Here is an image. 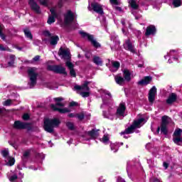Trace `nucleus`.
<instances>
[{"mask_svg": "<svg viewBox=\"0 0 182 182\" xmlns=\"http://www.w3.org/2000/svg\"><path fill=\"white\" fill-rule=\"evenodd\" d=\"M60 124V119L58 118H46L44 119V130L48 132V133H53V128L59 127Z\"/></svg>", "mask_w": 182, "mask_h": 182, "instance_id": "f257e3e1", "label": "nucleus"}, {"mask_svg": "<svg viewBox=\"0 0 182 182\" xmlns=\"http://www.w3.org/2000/svg\"><path fill=\"white\" fill-rule=\"evenodd\" d=\"M55 102H57L55 105H51V108L54 112H59V113H69L70 110L68 108H60L63 107L65 106V104L62 102H62L63 100V98L62 97H56L54 98Z\"/></svg>", "mask_w": 182, "mask_h": 182, "instance_id": "f03ea898", "label": "nucleus"}, {"mask_svg": "<svg viewBox=\"0 0 182 182\" xmlns=\"http://www.w3.org/2000/svg\"><path fill=\"white\" fill-rule=\"evenodd\" d=\"M89 82H85L82 86L75 85L74 88L75 90H80L77 92L82 97H89L90 96V89L88 87Z\"/></svg>", "mask_w": 182, "mask_h": 182, "instance_id": "7ed1b4c3", "label": "nucleus"}, {"mask_svg": "<svg viewBox=\"0 0 182 182\" xmlns=\"http://www.w3.org/2000/svg\"><path fill=\"white\" fill-rule=\"evenodd\" d=\"M80 34L81 35L82 38H84V39H87L89 42H90L91 45L94 46V48H100V43L95 39V37L93 35H90L86 32L84 31H80Z\"/></svg>", "mask_w": 182, "mask_h": 182, "instance_id": "20e7f679", "label": "nucleus"}, {"mask_svg": "<svg viewBox=\"0 0 182 182\" xmlns=\"http://www.w3.org/2000/svg\"><path fill=\"white\" fill-rule=\"evenodd\" d=\"M50 12L51 13L52 16L48 17L47 23L48 25H52V23H55L56 21V18H59V15L60 13L58 11V8L54 7L50 9Z\"/></svg>", "mask_w": 182, "mask_h": 182, "instance_id": "39448f33", "label": "nucleus"}, {"mask_svg": "<svg viewBox=\"0 0 182 182\" xmlns=\"http://www.w3.org/2000/svg\"><path fill=\"white\" fill-rule=\"evenodd\" d=\"M28 76L30 78V89H32L35 85H36V79H38V73L35 71V69H31L28 71Z\"/></svg>", "mask_w": 182, "mask_h": 182, "instance_id": "423d86ee", "label": "nucleus"}, {"mask_svg": "<svg viewBox=\"0 0 182 182\" xmlns=\"http://www.w3.org/2000/svg\"><path fill=\"white\" fill-rule=\"evenodd\" d=\"M89 11H94L99 15H103L105 13L103 12V6L99 4L98 3L93 2L88 6Z\"/></svg>", "mask_w": 182, "mask_h": 182, "instance_id": "0eeeda50", "label": "nucleus"}, {"mask_svg": "<svg viewBox=\"0 0 182 182\" xmlns=\"http://www.w3.org/2000/svg\"><path fill=\"white\" fill-rule=\"evenodd\" d=\"M58 55L61 59H64V60H69V59L72 58L70 50L68 48H60L58 50Z\"/></svg>", "mask_w": 182, "mask_h": 182, "instance_id": "6e6552de", "label": "nucleus"}, {"mask_svg": "<svg viewBox=\"0 0 182 182\" xmlns=\"http://www.w3.org/2000/svg\"><path fill=\"white\" fill-rule=\"evenodd\" d=\"M117 117H124L126 116V103L121 102L117 108Z\"/></svg>", "mask_w": 182, "mask_h": 182, "instance_id": "1a4fd4ad", "label": "nucleus"}, {"mask_svg": "<svg viewBox=\"0 0 182 182\" xmlns=\"http://www.w3.org/2000/svg\"><path fill=\"white\" fill-rule=\"evenodd\" d=\"M182 129H177L175 130L173 133L174 137L173 138V143L180 146V144L182 143V137H181Z\"/></svg>", "mask_w": 182, "mask_h": 182, "instance_id": "9d476101", "label": "nucleus"}, {"mask_svg": "<svg viewBox=\"0 0 182 182\" xmlns=\"http://www.w3.org/2000/svg\"><path fill=\"white\" fill-rule=\"evenodd\" d=\"M168 123H170V117L166 115L162 117L161 131L164 134H167V124H168Z\"/></svg>", "mask_w": 182, "mask_h": 182, "instance_id": "9b49d317", "label": "nucleus"}, {"mask_svg": "<svg viewBox=\"0 0 182 182\" xmlns=\"http://www.w3.org/2000/svg\"><path fill=\"white\" fill-rule=\"evenodd\" d=\"M76 18V15L75 13L71 11H68L67 14L65 15L64 21L66 25H69V23H72L75 18Z\"/></svg>", "mask_w": 182, "mask_h": 182, "instance_id": "f8f14e48", "label": "nucleus"}, {"mask_svg": "<svg viewBox=\"0 0 182 182\" xmlns=\"http://www.w3.org/2000/svg\"><path fill=\"white\" fill-rule=\"evenodd\" d=\"M102 114L105 119L114 120V117H116V111L113 108H109L107 112H103Z\"/></svg>", "mask_w": 182, "mask_h": 182, "instance_id": "ddd939ff", "label": "nucleus"}, {"mask_svg": "<svg viewBox=\"0 0 182 182\" xmlns=\"http://www.w3.org/2000/svg\"><path fill=\"white\" fill-rule=\"evenodd\" d=\"M103 105H107V106H110L113 105V99L112 98V94L107 91L105 92V97L102 99Z\"/></svg>", "mask_w": 182, "mask_h": 182, "instance_id": "4468645a", "label": "nucleus"}, {"mask_svg": "<svg viewBox=\"0 0 182 182\" xmlns=\"http://www.w3.org/2000/svg\"><path fill=\"white\" fill-rule=\"evenodd\" d=\"M29 124L28 123H24L21 121H16L14 124V128L17 129L18 130H22L23 129H27Z\"/></svg>", "mask_w": 182, "mask_h": 182, "instance_id": "2eb2a0df", "label": "nucleus"}, {"mask_svg": "<svg viewBox=\"0 0 182 182\" xmlns=\"http://www.w3.org/2000/svg\"><path fill=\"white\" fill-rule=\"evenodd\" d=\"M32 11H34L36 14H41V7L38 4H36V1L35 0H29L28 2Z\"/></svg>", "mask_w": 182, "mask_h": 182, "instance_id": "dca6fc26", "label": "nucleus"}, {"mask_svg": "<svg viewBox=\"0 0 182 182\" xmlns=\"http://www.w3.org/2000/svg\"><path fill=\"white\" fill-rule=\"evenodd\" d=\"M153 80V77L151 76H146L144 79L139 80L137 83L140 86H147V85H150L151 81Z\"/></svg>", "mask_w": 182, "mask_h": 182, "instance_id": "f3484780", "label": "nucleus"}, {"mask_svg": "<svg viewBox=\"0 0 182 182\" xmlns=\"http://www.w3.org/2000/svg\"><path fill=\"white\" fill-rule=\"evenodd\" d=\"M156 93H157V88L154 86L151 88L149 93V100L150 103H153L156 100Z\"/></svg>", "mask_w": 182, "mask_h": 182, "instance_id": "a211bd4d", "label": "nucleus"}, {"mask_svg": "<svg viewBox=\"0 0 182 182\" xmlns=\"http://www.w3.org/2000/svg\"><path fill=\"white\" fill-rule=\"evenodd\" d=\"M124 48L127 50H129L132 53H136V49H134V46L130 42V40H127L124 44Z\"/></svg>", "mask_w": 182, "mask_h": 182, "instance_id": "6ab92c4d", "label": "nucleus"}, {"mask_svg": "<svg viewBox=\"0 0 182 182\" xmlns=\"http://www.w3.org/2000/svg\"><path fill=\"white\" fill-rule=\"evenodd\" d=\"M156 33V26L154 25H150L146 28V31L145 33L146 36H150V35H154Z\"/></svg>", "mask_w": 182, "mask_h": 182, "instance_id": "aec40b11", "label": "nucleus"}, {"mask_svg": "<svg viewBox=\"0 0 182 182\" xmlns=\"http://www.w3.org/2000/svg\"><path fill=\"white\" fill-rule=\"evenodd\" d=\"M121 23L122 24V32L124 36H129V31L127 28H126V25L127 23V21L126 19L122 18L121 21Z\"/></svg>", "mask_w": 182, "mask_h": 182, "instance_id": "412c9836", "label": "nucleus"}, {"mask_svg": "<svg viewBox=\"0 0 182 182\" xmlns=\"http://www.w3.org/2000/svg\"><path fill=\"white\" fill-rule=\"evenodd\" d=\"M91 139H97L99 137V129H93L87 132Z\"/></svg>", "mask_w": 182, "mask_h": 182, "instance_id": "4be33fe9", "label": "nucleus"}, {"mask_svg": "<svg viewBox=\"0 0 182 182\" xmlns=\"http://www.w3.org/2000/svg\"><path fill=\"white\" fill-rule=\"evenodd\" d=\"M176 100H177V95L175 93H171L166 100V103L167 105H173Z\"/></svg>", "mask_w": 182, "mask_h": 182, "instance_id": "5701e85b", "label": "nucleus"}, {"mask_svg": "<svg viewBox=\"0 0 182 182\" xmlns=\"http://www.w3.org/2000/svg\"><path fill=\"white\" fill-rule=\"evenodd\" d=\"M144 122V118H140L137 120L134 121L132 125L135 129H140L143 126V122Z\"/></svg>", "mask_w": 182, "mask_h": 182, "instance_id": "b1692460", "label": "nucleus"}, {"mask_svg": "<svg viewBox=\"0 0 182 182\" xmlns=\"http://www.w3.org/2000/svg\"><path fill=\"white\" fill-rule=\"evenodd\" d=\"M114 80L117 85H119V86H123L126 80H124V78L119 75H117L114 76Z\"/></svg>", "mask_w": 182, "mask_h": 182, "instance_id": "393cba45", "label": "nucleus"}, {"mask_svg": "<svg viewBox=\"0 0 182 182\" xmlns=\"http://www.w3.org/2000/svg\"><path fill=\"white\" fill-rule=\"evenodd\" d=\"M134 130H136V128L133 126V124H132L124 132H121V136H123V134H132V133H134Z\"/></svg>", "mask_w": 182, "mask_h": 182, "instance_id": "a878e982", "label": "nucleus"}, {"mask_svg": "<svg viewBox=\"0 0 182 182\" xmlns=\"http://www.w3.org/2000/svg\"><path fill=\"white\" fill-rule=\"evenodd\" d=\"M124 79L127 80V82H130L132 80V73L129 70H124Z\"/></svg>", "mask_w": 182, "mask_h": 182, "instance_id": "bb28decb", "label": "nucleus"}, {"mask_svg": "<svg viewBox=\"0 0 182 182\" xmlns=\"http://www.w3.org/2000/svg\"><path fill=\"white\" fill-rule=\"evenodd\" d=\"M128 3L134 10L139 9V3L137 2V0H129Z\"/></svg>", "mask_w": 182, "mask_h": 182, "instance_id": "cd10ccee", "label": "nucleus"}, {"mask_svg": "<svg viewBox=\"0 0 182 182\" xmlns=\"http://www.w3.org/2000/svg\"><path fill=\"white\" fill-rule=\"evenodd\" d=\"M58 42H59V36H51L50 37V45L55 46L58 45Z\"/></svg>", "mask_w": 182, "mask_h": 182, "instance_id": "c85d7f7f", "label": "nucleus"}, {"mask_svg": "<svg viewBox=\"0 0 182 182\" xmlns=\"http://www.w3.org/2000/svg\"><path fill=\"white\" fill-rule=\"evenodd\" d=\"M92 62L97 65L98 66H102L103 65V61H102V58L99 56H94L92 59Z\"/></svg>", "mask_w": 182, "mask_h": 182, "instance_id": "c756f323", "label": "nucleus"}, {"mask_svg": "<svg viewBox=\"0 0 182 182\" xmlns=\"http://www.w3.org/2000/svg\"><path fill=\"white\" fill-rule=\"evenodd\" d=\"M53 73H60V75H68L65 69H50Z\"/></svg>", "mask_w": 182, "mask_h": 182, "instance_id": "7c9ffc66", "label": "nucleus"}, {"mask_svg": "<svg viewBox=\"0 0 182 182\" xmlns=\"http://www.w3.org/2000/svg\"><path fill=\"white\" fill-rule=\"evenodd\" d=\"M118 39H119V37L117 36V35H116L115 33H112L111 41H113L114 42H115L117 45H120V41H119Z\"/></svg>", "mask_w": 182, "mask_h": 182, "instance_id": "2f4dec72", "label": "nucleus"}, {"mask_svg": "<svg viewBox=\"0 0 182 182\" xmlns=\"http://www.w3.org/2000/svg\"><path fill=\"white\" fill-rule=\"evenodd\" d=\"M182 0H173L172 6L173 8H178V6H181Z\"/></svg>", "mask_w": 182, "mask_h": 182, "instance_id": "473e14b6", "label": "nucleus"}, {"mask_svg": "<svg viewBox=\"0 0 182 182\" xmlns=\"http://www.w3.org/2000/svg\"><path fill=\"white\" fill-rule=\"evenodd\" d=\"M23 32L25 33V36H26V38H28V39L32 40L33 39V36H32V33L31 32V30H29L28 28H26L23 30Z\"/></svg>", "mask_w": 182, "mask_h": 182, "instance_id": "72a5a7b5", "label": "nucleus"}, {"mask_svg": "<svg viewBox=\"0 0 182 182\" xmlns=\"http://www.w3.org/2000/svg\"><path fill=\"white\" fill-rule=\"evenodd\" d=\"M178 53V50H171L169 53H167L166 55L164 56L165 59H167V56L171 58V56H174V55H177Z\"/></svg>", "mask_w": 182, "mask_h": 182, "instance_id": "f704fd0d", "label": "nucleus"}, {"mask_svg": "<svg viewBox=\"0 0 182 182\" xmlns=\"http://www.w3.org/2000/svg\"><path fill=\"white\" fill-rule=\"evenodd\" d=\"M9 60L10 61H9L8 65L11 68L14 66V64L15 63V55H9Z\"/></svg>", "mask_w": 182, "mask_h": 182, "instance_id": "c9c22d12", "label": "nucleus"}, {"mask_svg": "<svg viewBox=\"0 0 182 182\" xmlns=\"http://www.w3.org/2000/svg\"><path fill=\"white\" fill-rule=\"evenodd\" d=\"M48 63H52V64L48 65V69H62L60 66L54 65L53 61H49Z\"/></svg>", "mask_w": 182, "mask_h": 182, "instance_id": "e433bc0d", "label": "nucleus"}, {"mask_svg": "<svg viewBox=\"0 0 182 182\" xmlns=\"http://www.w3.org/2000/svg\"><path fill=\"white\" fill-rule=\"evenodd\" d=\"M65 66H67L68 69H73V68H75V64L70 62V59H69V60H66Z\"/></svg>", "mask_w": 182, "mask_h": 182, "instance_id": "4c0bfd02", "label": "nucleus"}, {"mask_svg": "<svg viewBox=\"0 0 182 182\" xmlns=\"http://www.w3.org/2000/svg\"><path fill=\"white\" fill-rule=\"evenodd\" d=\"M111 65H112V68H114L115 69H119L120 68V63L119 61H111Z\"/></svg>", "mask_w": 182, "mask_h": 182, "instance_id": "58836bf2", "label": "nucleus"}, {"mask_svg": "<svg viewBox=\"0 0 182 182\" xmlns=\"http://www.w3.org/2000/svg\"><path fill=\"white\" fill-rule=\"evenodd\" d=\"M110 147L112 151H114V153H116L117 150H119V146H117L116 144H111Z\"/></svg>", "mask_w": 182, "mask_h": 182, "instance_id": "ea45409f", "label": "nucleus"}, {"mask_svg": "<svg viewBox=\"0 0 182 182\" xmlns=\"http://www.w3.org/2000/svg\"><path fill=\"white\" fill-rule=\"evenodd\" d=\"M66 127H68V129H69V130L75 129V124H73V122H68L66 123Z\"/></svg>", "mask_w": 182, "mask_h": 182, "instance_id": "a19ab883", "label": "nucleus"}, {"mask_svg": "<svg viewBox=\"0 0 182 182\" xmlns=\"http://www.w3.org/2000/svg\"><path fill=\"white\" fill-rule=\"evenodd\" d=\"M40 2L41 5L43 6H49V0H37Z\"/></svg>", "mask_w": 182, "mask_h": 182, "instance_id": "79ce46f5", "label": "nucleus"}, {"mask_svg": "<svg viewBox=\"0 0 182 182\" xmlns=\"http://www.w3.org/2000/svg\"><path fill=\"white\" fill-rule=\"evenodd\" d=\"M101 141L104 143L105 144H107L109 143V136L104 135L103 137L101 139Z\"/></svg>", "mask_w": 182, "mask_h": 182, "instance_id": "37998d69", "label": "nucleus"}, {"mask_svg": "<svg viewBox=\"0 0 182 182\" xmlns=\"http://www.w3.org/2000/svg\"><path fill=\"white\" fill-rule=\"evenodd\" d=\"M1 154L3 156L5 157V159H8L9 158V151H8V149H5V150H3L1 151Z\"/></svg>", "mask_w": 182, "mask_h": 182, "instance_id": "c03bdc74", "label": "nucleus"}, {"mask_svg": "<svg viewBox=\"0 0 182 182\" xmlns=\"http://www.w3.org/2000/svg\"><path fill=\"white\" fill-rule=\"evenodd\" d=\"M8 160L9 162L7 163V166H14V164H15V159L9 157Z\"/></svg>", "mask_w": 182, "mask_h": 182, "instance_id": "a18cd8bd", "label": "nucleus"}, {"mask_svg": "<svg viewBox=\"0 0 182 182\" xmlns=\"http://www.w3.org/2000/svg\"><path fill=\"white\" fill-rule=\"evenodd\" d=\"M43 34L44 36H46L47 38H50L52 36V33L48 30H46L43 32Z\"/></svg>", "mask_w": 182, "mask_h": 182, "instance_id": "49530a36", "label": "nucleus"}, {"mask_svg": "<svg viewBox=\"0 0 182 182\" xmlns=\"http://www.w3.org/2000/svg\"><path fill=\"white\" fill-rule=\"evenodd\" d=\"M0 37L3 41H5V36L2 33V25L0 23Z\"/></svg>", "mask_w": 182, "mask_h": 182, "instance_id": "de8ad7c7", "label": "nucleus"}, {"mask_svg": "<svg viewBox=\"0 0 182 182\" xmlns=\"http://www.w3.org/2000/svg\"><path fill=\"white\" fill-rule=\"evenodd\" d=\"M70 76H73V77H76V71L75 70V69H71L70 70Z\"/></svg>", "mask_w": 182, "mask_h": 182, "instance_id": "09e8293b", "label": "nucleus"}, {"mask_svg": "<svg viewBox=\"0 0 182 182\" xmlns=\"http://www.w3.org/2000/svg\"><path fill=\"white\" fill-rule=\"evenodd\" d=\"M10 181L14 182L15 180H18V176L17 175H13L9 178Z\"/></svg>", "mask_w": 182, "mask_h": 182, "instance_id": "8fccbe9b", "label": "nucleus"}, {"mask_svg": "<svg viewBox=\"0 0 182 182\" xmlns=\"http://www.w3.org/2000/svg\"><path fill=\"white\" fill-rule=\"evenodd\" d=\"M109 2L112 5H119L120 4L119 0H109Z\"/></svg>", "mask_w": 182, "mask_h": 182, "instance_id": "3c124183", "label": "nucleus"}, {"mask_svg": "<svg viewBox=\"0 0 182 182\" xmlns=\"http://www.w3.org/2000/svg\"><path fill=\"white\" fill-rule=\"evenodd\" d=\"M11 104H12V100H7L4 102V106H11Z\"/></svg>", "mask_w": 182, "mask_h": 182, "instance_id": "603ef678", "label": "nucleus"}, {"mask_svg": "<svg viewBox=\"0 0 182 182\" xmlns=\"http://www.w3.org/2000/svg\"><path fill=\"white\" fill-rule=\"evenodd\" d=\"M41 59V55H36L33 58V63H35V62H39V60Z\"/></svg>", "mask_w": 182, "mask_h": 182, "instance_id": "864d4df0", "label": "nucleus"}, {"mask_svg": "<svg viewBox=\"0 0 182 182\" xmlns=\"http://www.w3.org/2000/svg\"><path fill=\"white\" fill-rule=\"evenodd\" d=\"M134 33H135L137 38H140V35H141V31L139 30H134Z\"/></svg>", "mask_w": 182, "mask_h": 182, "instance_id": "5fc2aeb1", "label": "nucleus"}, {"mask_svg": "<svg viewBox=\"0 0 182 182\" xmlns=\"http://www.w3.org/2000/svg\"><path fill=\"white\" fill-rule=\"evenodd\" d=\"M85 58H87V59H90V58H92V52L87 51L85 53Z\"/></svg>", "mask_w": 182, "mask_h": 182, "instance_id": "6e6d98bb", "label": "nucleus"}, {"mask_svg": "<svg viewBox=\"0 0 182 182\" xmlns=\"http://www.w3.org/2000/svg\"><path fill=\"white\" fill-rule=\"evenodd\" d=\"M172 59H173V60H178V58H177V57H173V58H170L168 59V63H173Z\"/></svg>", "mask_w": 182, "mask_h": 182, "instance_id": "4d7b16f0", "label": "nucleus"}, {"mask_svg": "<svg viewBox=\"0 0 182 182\" xmlns=\"http://www.w3.org/2000/svg\"><path fill=\"white\" fill-rule=\"evenodd\" d=\"M23 120H29V114H24L22 117Z\"/></svg>", "mask_w": 182, "mask_h": 182, "instance_id": "13d9d810", "label": "nucleus"}, {"mask_svg": "<svg viewBox=\"0 0 182 182\" xmlns=\"http://www.w3.org/2000/svg\"><path fill=\"white\" fill-rule=\"evenodd\" d=\"M23 156L25 159L29 157V151H25V152L23 153Z\"/></svg>", "mask_w": 182, "mask_h": 182, "instance_id": "bf43d9fd", "label": "nucleus"}, {"mask_svg": "<svg viewBox=\"0 0 182 182\" xmlns=\"http://www.w3.org/2000/svg\"><path fill=\"white\" fill-rule=\"evenodd\" d=\"M77 119H79V120H83L85 119V115L83 114H78L77 115Z\"/></svg>", "mask_w": 182, "mask_h": 182, "instance_id": "052dcab7", "label": "nucleus"}, {"mask_svg": "<svg viewBox=\"0 0 182 182\" xmlns=\"http://www.w3.org/2000/svg\"><path fill=\"white\" fill-rule=\"evenodd\" d=\"M77 102H71L70 103V107H73V106H77Z\"/></svg>", "mask_w": 182, "mask_h": 182, "instance_id": "680f3d73", "label": "nucleus"}, {"mask_svg": "<svg viewBox=\"0 0 182 182\" xmlns=\"http://www.w3.org/2000/svg\"><path fill=\"white\" fill-rule=\"evenodd\" d=\"M63 6V1L60 0L58 1V7L62 8Z\"/></svg>", "mask_w": 182, "mask_h": 182, "instance_id": "e2e57ef3", "label": "nucleus"}, {"mask_svg": "<svg viewBox=\"0 0 182 182\" xmlns=\"http://www.w3.org/2000/svg\"><path fill=\"white\" fill-rule=\"evenodd\" d=\"M114 9H115L116 11H118L119 12H122V7L115 6V7H114Z\"/></svg>", "mask_w": 182, "mask_h": 182, "instance_id": "0e129e2a", "label": "nucleus"}, {"mask_svg": "<svg viewBox=\"0 0 182 182\" xmlns=\"http://www.w3.org/2000/svg\"><path fill=\"white\" fill-rule=\"evenodd\" d=\"M101 23L104 25V26H106V18L105 17H102V21Z\"/></svg>", "mask_w": 182, "mask_h": 182, "instance_id": "69168bd1", "label": "nucleus"}, {"mask_svg": "<svg viewBox=\"0 0 182 182\" xmlns=\"http://www.w3.org/2000/svg\"><path fill=\"white\" fill-rule=\"evenodd\" d=\"M163 165H164V168L167 169L168 168V164L164 162Z\"/></svg>", "mask_w": 182, "mask_h": 182, "instance_id": "338daca9", "label": "nucleus"}, {"mask_svg": "<svg viewBox=\"0 0 182 182\" xmlns=\"http://www.w3.org/2000/svg\"><path fill=\"white\" fill-rule=\"evenodd\" d=\"M117 182H125V181H124V179L122 178H118Z\"/></svg>", "mask_w": 182, "mask_h": 182, "instance_id": "774afa93", "label": "nucleus"}]
</instances>
